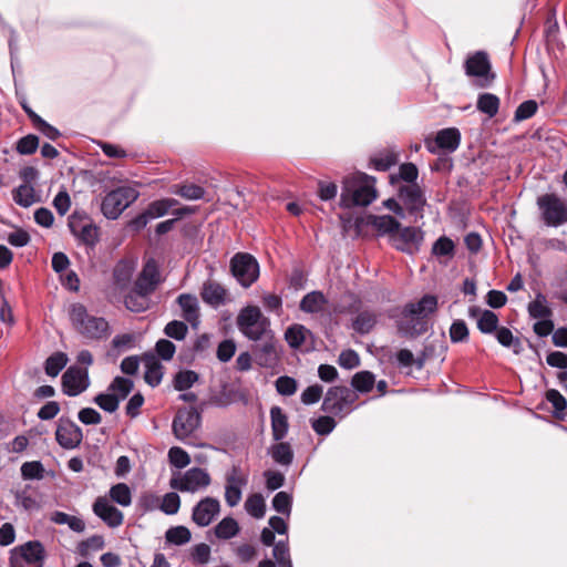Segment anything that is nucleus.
I'll list each match as a JSON object with an SVG mask.
<instances>
[{"mask_svg": "<svg viewBox=\"0 0 567 567\" xmlns=\"http://www.w3.org/2000/svg\"><path fill=\"white\" fill-rule=\"evenodd\" d=\"M437 309V298L424 295L417 302L406 303L398 321V330L405 337H417L427 331V318Z\"/></svg>", "mask_w": 567, "mask_h": 567, "instance_id": "f257e3e1", "label": "nucleus"}, {"mask_svg": "<svg viewBox=\"0 0 567 567\" xmlns=\"http://www.w3.org/2000/svg\"><path fill=\"white\" fill-rule=\"evenodd\" d=\"M377 198L375 178L364 173L348 175L342 179L340 206L352 208L368 206Z\"/></svg>", "mask_w": 567, "mask_h": 567, "instance_id": "f03ea898", "label": "nucleus"}, {"mask_svg": "<svg viewBox=\"0 0 567 567\" xmlns=\"http://www.w3.org/2000/svg\"><path fill=\"white\" fill-rule=\"evenodd\" d=\"M73 329L87 340H102L110 336V324L103 317L90 315L82 303H72L69 309Z\"/></svg>", "mask_w": 567, "mask_h": 567, "instance_id": "7ed1b4c3", "label": "nucleus"}, {"mask_svg": "<svg viewBox=\"0 0 567 567\" xmlns=\"http://www.w3.org/2000/svg\"><path fill=\"white\" fill-rule=\"evenodd\" d=\"M238 330L249 340L259 341L274 333L270 321L256 306L243 308L236 319Z\"/></svg>", "mask_w": 567, "mask_h": 567, "instance_id": "20e7f679", "label": "nucleus"}, {"mask_svg": "<svg viewBox=\"0 0 567 567\" xmlns=\"http://www.w3.org/2000/svg\"><path fill=\"white\" fill-rule=\"evenodd\" d=\"M536 205L545 226L557 228L567 224V200L558 194H543L537 197Z\"/></svg>", "mask_w": 567, "mask_h": 567, "instance_id": "39448f33", "label": "nucleus"}, {"mask_svg": "<svg viewBox=\"0 0 567 567\" xmlns=\"http://www.w3.org/2000/svg\"><path fill=\"white\" fill-rule=\"evenodd\" d=\"M358 400V394L344 385L328 389L321 410L334 416H344L352 410V404Z\"/></svg>", "mask_w": 567, "mask_h": 567, "instance_id": "423d86ee", "label": "nucleus"}, {"mask_svg": "<svg viewBox=\"0 0 567 567\" xmlns=\"http://www.w3.org/2000/svg\"><path fill=\"white\" fill-rule=\"evenodd\" d=\"M138 192L130 186H121L109 192L101 204V212L107 219H116L137 197Z\"/></svg>", "mask_w": 567, "mask_h": 567, "instance_id": "0eeeda50", "label": "nucleus"}, {"mask_svg": "<svg viewBox=\"0 0 567 567\" xmlns=\"http://www.w3.org/2000/svg\"><path fill=\"white\" fill-rule=\"evenodd\" d=\"M45 549L39 540H29L10 550L9 566L24 567V564L33 567H43Z\"/></svg>", "mask_w": 567, "mask_h": 567, "instance_id": "6e6552de", "label": "nucleus"}, {"mask_svg": "<svg viewBox=\"0 0 567 567\" xmlns=\"http://www.w3.org/2000/svg\"><path fill=\"white\" fill-rule=\"evenodd\" d=\"M464 70L467 76L476 79L475 84L478 87L489 86L496 76L492 72V64L485 51L470 54L464 62Z\"/></svg>", "mask_w": 567, "mask_h": 567, "instance_id": "1a4fd4ad", "label": "nucleus"}, {"mask_svg": "<svg viewBox=\"0 0 567 567\" xmlns=\"http://www.w3.org/2000/svg\"><path fill=\"white\" fill-rule=\"evenodd\" d=\"M230 271L244 287H250L259 277V264L248 252H237L230 259Z\"/></svg>", "mask_w": 567, "mask_h": 567, "instance_id": "9d476101", "label": "nucleus"}, {"mask_svg": "<svg viewBox=\"0 0 567 567\" xmlns=\"http://www.w3.org/2000/svg\"><path fill=\"white\" fill-rule=\"evenodd\" d=\"M209 473L202 467H192L183 474L174 476L169 481V486L179 492L196 493L210 485Z\"/></svg>", "mask_w": 567, "mask_h": 567, "instance_id": "9b49d317", "label": "nucleus"}, {"mask_svg": "<svg viewBox=\"0 0 567 567\" xmlns=\"http://www.w3.org/2000/svg\"><path fill=\"white\" fill-rule=\"evenodd\" d=\"M200 422L202 415L196 408H182L174 416L173 433L176 439L185 441L199 427Z\"/></svg>", "mask_w": 567, "mask_h": 567, "instance_id": "f8f14e48", "label": "nucleus"}, {"mask_svg": "<svg viewBox=\"0 0 567 567\" xmlns=\"http://www.w3.org/2000/svg\"><path fill=\"white\" fill-rule=\"evenodd\" d=\"M72 235L83 245L94 248L100 240L99 227L86 216L72 214L69 218Z\"/></svg>", "mask_w": 567, "mask_h": 567, "instance_id": "ddd939ff", "label": "nucleus"}, {"mask_svg": "<svg viewBox=\"0 0 567 567\" xmlns=\"http://www.w3.org/2000/svg\"><path fill=\"white\" fill-rule=\"evenodd\" d=\"M423 241V231L417 227H400L392 236L390 245L396 250L413 255L420 250Z\"/></svg>", "mask_w": 567, "mask_h": 567, "instance_id": "4468645a", "label": "nucleus"}, {"mask_svg": "<svg viewBox=\"0 0 567 567\" xmlns=\"http://www.w3.org/2000/svg\"><path fill=\"white\" fill-rule=\"evenodd\" d=\"M90 386V377L86 368L71 365L62 375V390L69 396H76Z\"/></svg>", "mask_w": 567, "mask_h": 567, "instance_id": "2eb2a0df", "label": "nucleus"}, {"mask_svg": "<svg viewBox=\"0 0 567 567\" xmlns=\"http://www.w3.org/2000/svg\"><path fill=\"white\" fill-rule=\"evenodd\" d=\"M256 342L257 343L251 347V353L256 362L262 368L276 367L279 361V353L274 333Z\"/></svg>", "mask_w": 567, "mask_h": 567, "instance_id": "dca6fc26", "label": "nucleus"}, {"mask_svg": "<svg viewBox=\"0 0 567 567\" xmlns=\"http://www.w3.org/2000/svg\"><path fill=\"white\" fill-rule=\"evenodd\" d=\"M83 439L80 426L69 419L61 417L55 430V440L65 450L78 447Z\"/></svg>", "mask_w": 567, "mask_h": 567, "instance_id": "f3484780", "label": "nucleus"}, {"mask_svg": "<svg viewBox=\"0 0 567 567\" xmlns=\"http://www.w3.org/2000/svg\"><path fill=\"white\" fill-rule=\"evenodd\" d=\"M461 143V133L455 127L443 128L436 133L434 141H425L430 153L435 154L437 150L447 153L456 151Z\"/></svg>", "mask_w": 567, "mask_h": 567, "instance_id": "a211bd4d", "label": "nucleus"}, {"mask_svg": "<svg viewBox=\"0 0 567 567\" xmlns=\"http://www.w3.org/2000/svg\"><path fill=\"white\" fill-rule=\"evenodd\" d=\"M93 513L103 520L109 527L116 528L123 524V513L111 504L110 499L105 496H99L93 505Z\"/></svg>", "mask_w": 567, "mask_h": 567, "instance_id": "6ab92c4d", "label": "nucleus"}, {"mask_svg": "<svg viewBox=\"0 0 567 567\" xmlns=\"http://www.w3.org/2000/svg\"><path fill=\"white\" fill-rule=\"evenodd\" d=\"M220 511V504L217 498L205 497L200 499L193 508L192 519L200 526H208Z\"/></svg>", "mask_w": 567, "mask_h": 567, "instance_id": "aec40b11", "label": "nucleus"}, {"mask_svg": "<svg viewBox=\"0 0 567 567\" xmlns=\"http://www.w3.org/2000/svg\"><path fill=\"white\" fill-rule=\"evenodd\" d=\"M159 282L161 274L157 262L154 259H150L145 262L142 271L140 272L135 281V287L150 296L156 290Z\"/></svg>", "mask_w": 567, "mask_h": 567, "instance_id": "412c9836", "label": "nucleus"}, {"mask_svg": "<svg viewBox=\"0 0 567 567\" xmlns=\"http://www.w3.org/2000/svg\"><path fill=\"white\" fill-rule=\"evenodd\" d=\"M399 197L410 213L421 212L425 205V197L417 184H409L399 188Z\"/></svg>", "mask_w": 567, "mask_h": 567, "instance_id": "4be33fe9", "label": "nucleus"}, {"mask_svg": "<svg viewBox=\"0 0 567 567\" xmlns=\"http://www.w3.org/2000/svg\"><path fill=\"white\" fill-rule=\"evenodd\" d=\"M202 299L207 305L217 308L225 303L227 290L216 281H206L202 289Z\"/></svg>", "mask_w": 567, "mask_h": 567, "instance_id": "5701e85b", "label": "nucleus"}, {"mask_svg": "<svg viewBox=\"0 0 567 567\" xmlns=\"http://www.w3.org/2000/svg\"><path fill=\"white\" fill-rule=\"evenodd\" d=\"M369 224L378 231V235H386L389 237V243L401 226V224L391 215H372L369 217Z\"/></svg>", "mask_w": 567, "mask_h": 567, "instance_id": "b1692460", "label": "nucleus"}, {"mask_svg": "<svg viewBox=\"0 0 567 567\" xmlns=\"http://www.w3.org/2000/svg\"><path fill=\"white\" fill-rule=\"evenodd\" d=\"M177 302L183 310V318L194 328L199 324V308L197 298L189 293H183L177 298Z\"/></svg>", "mask_w": 567, "mask_h": 567, "instance_id": "393cba45", "label": "nucleus"}, {"mask_svg": "<svg viewBox=\"0 0 567 567\" xmlns=\"http://www.w3.org/2000/svg\"><path fill=\"white\" fill-rule=\"evenodd\" d=\"M143 361L145 365V382L153 388L157 386L162 382L164 367L153 354H145Z\"/></svg>", "mask_w": 567, "mask_h": 567, "instance_id": "a878e982", "label": "nucleus"}, {"mask_svg": "<svg viewBox=\"0 0 567 567\" xmlns=\"http://www.w3.org/2000/svg\"><path fill=\"white\" fill-rule=\"evenodd\" d=\"M478 315H480V317L477 318V328L482 333L491 334V333H494L498 329L497 328L498 317L495 312H493L491 310L481 311L480 309H477L475 307L470 308L471 317L474 318Z\"/></svg>", "mask_w": 567, "mask_h": 567, "instance_id": "bb28decb", "label": "nucleus"}, {"mask_svg": "<svg viewBox=\"0 0 567 567\" xmlns=\"http://www.w3.org/2000/svg\"><path fill=\"white\" fill-rule=\"evenodd\" d=\"M528 315L532 319H546L553 318V309L550 308L547 297L537 292L533 301L527 306Z\"/></svg>", "mask_w": 567, "mask_h": 567, "instance_id": "cd10ccee", "label": "nucleus"}, {"mask_svg": "<svg viewBox=\"0 0 567 567\" xmlns=\"http://www.w3.org/2000/svg\"><path fill=\"white\" fill-rule=\"evenodd\" d=\"M271 431L275 441H281L288 433L289 424L287 415L281 408L272 406L270 409Z\"/></svg>", "mask_w": 567, "mask_h": 567, "instance_id": "c85d7f7f", "label": "nucleus"}, {"mask_svg": "<svg viewBox=\"0 0 567 567\" xmlns=\"http://www.w3.org/2000/svg\"><path fill=\"white\" fill-rule=\"evenodd\" d=\"M328 300L323 292L315 290L305 295L300 301L299 308L306 313H318L324 309Z\"/></svg>", "mask_w": 567, "mask_h": 567, "instance_id": "c756f323", "label": "nucleus"}, {"mask_svg": "<svg viewBox=\"0 0 567 567\" xmlns=\"http://www.w3.org/2000/svg\"><path fill=\"white\" fill-rule=\"evenodd\" d=\"M124 305L132 312H143L150 308L148 295L134 286V289L125 296Z\"/></svg>", "mask_w": 567, "mask_h": 567, "instance_id": "7c9ffc66", "label": "nucleus"}, {"mask_svg": "<svg viewBox=\"0 0 567 567\" xmlns=\"http://www.w3.org/2000/svg\"><path fill=\"white\" fill-rule=\"evenodd\" d=\"M272 460L281 466H290L293 461V451L289 443L278 442L269 447Z\"/></svg>", "mask_w": 567, "mask_h": 567, "instance_id": "2f4dec72", "label": "nucleus"}, {"mask_svg": "<svg viewBox=\"0 0 567 567\" xmlns=\"http://www.w3.org/2000/svg\"><path fill=\"white\" fill-rule=\"evenodd\" d=\"M377 323V315L370 310H363L352 320V329L359 334L369 333Z\"/></svg>", "mask_w": 567, "mask_h": 567, "instance_id": "473e14b6", "label": "nucleus"}, {"mask_svg": "<svg viewBox=\"0 0 567 567\" xmlns=\"http://www.w3.org/2000/svg\"><path fill=\"white\" fill-rule=\"evenodd\" d=\"M499 104L501 101L497 95L493 93H482L477 97L476 109L488 117H494L498 113Z\"/></svg>", "mask_w": 567, "mask_h": 567, "instance_id": "72a5a7b5", "label": "nucleus"}, {"mask_svg": "<svg viewBox=\"0 0 567 567\" xmlns=\"http://www.w3.org/2000/svg\"><path fill=\"white\" fill-rule=\"evenodd\" d=\"M177 204L178 200L175 198H162L154 200L150 203L146 208L147 216H150L152 220L163 217L169 212L171 208L175 207Z\"/></svg>", "mask_w": 567, "mask_h": 567, "instance_id": "f704fd0d", "label": "nucleus"}, {"mask_svg": "<svg viewBox=\"0 0 567 567\" xmlns=\"http://www.w3.org/2000/svg\"><path fill=\"white\" fill-rule=\"evenodd\" d=\"M109 496L112 502L118 504L122 507H127L132 504V492L127 484L117 483L111 486Z\"/></svg>", "mask_w": 567, "mask_h": 567, "instance_id": "c9c22d12", "label": "nucleus"}, {"mask_svg": "<svg viewBox=\"0 0 567 567\" xmlns=\"http://www.w3.org/2000/svg\"><path fill=\"white\" fill-rule=\"evenodd\" d=\"M13 200L21 207H30L38 202L34 188L31 185L22 184L12 192Z\"/></svg>", "mask_w": 567, "mask_h": 567, "instance_id": "e433bc0d", "label": "nucleus"}, {"mask_svg": "<svg viewBox=\"0 0 567 567\" xmlns=\"http://www.w3.org/2000/svg\"><path fill=\"white\" fill-rule=\"evenodd\" d=\"M375 383L374 374L370 371L357 372L351 379L352 388L360 393H368Z\"/></svg>", "mask_w": 567, "mask_h": 567, "instance_id": "4c0bfd02", "label": "nucleus"}, {"mask_svg": "<svg viewBox=\"0 0 567 567\" xmlns=\"http://www.w3.org/2000/svg\"><path fill=\"white\" fill-rule=\"evenodd\" d=\"M69 359L64 352H55L44 363V371L49 377H56L66 365Z\"/></svg>", "mask_w": 567, "mask_h": 567, "instance_id": "58836bf2", "label": "nucleus"}, {"mask_svg": "<svg viewBox=\"0 0 567 567\" xmlns=\"http://www.w3.org/2000/svg\"><path fill=\"white\" fill-rule=\"evenodd\" d=\"M307 333L309 330L306 327L296 323L286 330L285 339L291 348L298 349L305 342Z\"/></svg>", "mask_w": 567, "mask_h": 567, "instance_id": "ea45409f", "label": "nucleus"}, {"mask_svg": "<svg viewBox=\"0 0 567 567\" xmlns=\"http://www.w3.org/2000/svg\"><path fill=\"white\" fill-rule=\"evenodd\" d=\"M238 532V523L233 517H225L215 526V535L220 539H229L236 536Z\"/></svg>", "mask_w": 567, "mask_h": 567, "instance_id": "a19ab883", "label": "nucleus"}, {"mask_svg": "<svg viewBox=\"0 0 567 567\" xmlns=\"http://www.w3.org/2000/svg\"><path fill=\"white\" fill-rule=\"evenodd\" d=\"M545 398L554 408L553 414L558 419H563L567 409V400L565 396L558 390L550 389L546 391Z\"/></svg>", "mask_w": 567, "mask_h": 567, "instance_id": "79ce46f5", "label": "nucleus"}, {"mask_svg": "<svg viewBox=\"0 0 567 567\" xmlns=\"http://www.w3.org/2000/svg\"><path fill=\"white\" fill-rule=\"evenodd\" d=\"M245 508L249 515L260 519L266 514V503L261 494L256 493L250 495L245 503Z\"/></svg>", "mask_w": 567, "mask_h": 567, "instance_id": "37998d69", "label": "nucleus"}, {"mask_svg": "<svg viewBox=\"0 0 567 567\" xmlns=\"http://www.w3.org/2000/svg\"><path fill=\"white\" fill-rule=\"evenodd\" d=\"M171 192L189 200L202 199L205 195V189L195 184L174 185Z\"/></svg>", "mask_w": 567, "mask_h": 567, "instance_id": "c03bdc74", "label": "nucleus"}, {"mask_svg": "<svg viewBox=\"0 0 567 567\" xmlns=\"http://www.w3.org/2000/svg\"><path fill=\"white\" fill-rule=\"evenodd\" d=\"M496 339L497 341L506 348H513V351L517 354L522 350V343L518 338H515L512 333V331L506 328L502 327L497 329L496 331Z\"/></svg>", "mask_w": 567, "mask_h": 567, "instance_id": "a18cd8bd", "label": "nucleus"}, {"mask_svg": "<svg viewBox=\"0 0 567 567\" xmlns=\"http://www.w3.org/2000/svg\"><path fill=\"white\" fill-rule=\"evenodd\" d=\"M192 534L185 526H175L166 530L165 538L174 545H184L190 540Z\"/></svg>", "mask_w": 567, "mask_h": 567, "instance_id": "49530a36", "label": "nucleus"}, {"mask_svg": "<svg viewBox=\"0 0 567 567\" xmlns=\"http://www.w3.org/2000/svg\"><path fill=\"white\" fill-rule=\"evenodd\" d=\"M198 380V374L193 370H184L176 373L174 378V388L177 391H185L194 385Z\"/></svg>", "mask_w": 567, "mask_h": 567, "instance_id": "de8ad7c7", "label": "nucleus"}, {"mask_svg": "<svg viewBox=\"0 0 567 567\" xmlns=\"http://www.w3.org/2000/svg\"><path fill=\"white\" fill-rule=\"evenodd\" d=\"M272 508L287 517L291 514L292 496L287 492H278L272 498Z\"/></svg>", "mask_w": 567, "mask_h": 567, "instance_id": "09e8293b", "label": "nucleus"}, {"mask_svg": "<svg viewBox=\"0 0 567 567\" xmlns=\"http://www.w3.org/2000/svg\"><path fill=\"white\" fill-rule=\"evenodd\" d=\"M133 386L134 384L132 380L123 377H116L110 384L109 390L113 392L112 394L117 395L121 401L130 394Z\"/></svg>", "mask_w": 567, "mask_h": 567, "instance_id": "8fccbe9b", "label": "nucleus"}, {"mask_svg": "<svg viewBox=\"0 0 567 567\" xmlns=\"http://www.w3.org/2000/svg\"><path fill=\"white\" fill-rule=\"evenodd\" d=\"M468 328L462 319H456L450 327V339L453 343L465 342L468 340Z\"/></svg>", "mask_w": 567, "mask_h": 567, "instance_id": "3c124183", "label": "nucleus"}, {"mask_svg": "<svg viewBox=\"0 0 567 567\" xmlns=\"http://www.w3.org/2000/svg\"><path fill=\"white\" fill-rule=\"evenodd\" d=\"M181 507V497L175 492L166 493L161 499L159 509L166 515H174Z\"/></svg>", "mask_w": 567, "mask_h": 567, "instance_id": "603ef678", "label": "nucleus"}, {"mask_svg": "<svg viewBox=\"0 0 567 567\" xmlns=\"http://www.w3.org/2000/svg\"><path fill=\"white\" fill-rule=\"evenodd\" d=\"M187 324L178 320L169 321L164 328V333L168 338L175 339L177 341L184 340L187 336Z\"/></svg>", "mask_w": 567, "mask_h": 567, "instance_id": "864d4df0", "label": "nucleus"}, {"mask_svg": "<svg viewBox=\"0 0 567 567\" xmlns=\"http://www.w3.org/2000/svg\"><path fill=\"white\" fill-rule=\"evenodd\" d=\"M168 460L169 463L177 468L186 467L192 461L188 453L179 446H173L169 449Z\"/></svg>", "mask_w": 567, "mask_h": 567, "instance_id": "5fc2aeb1", "label": "nucleus"}, {"mask_svg": "<svg viewBox=\"0 0 567 567\" xmlns=\"http://www.w3.org/2000/svg\"><path fill=\"white\" fill-rule=\"evenodd\" d=\"M94 402L105 412L113 413L118 409L120 398L112 393H100Z\"/></svg>", "mask_w": 567, "mask_h": 567, "instance_id": "6e6d98bb", "label": "nucleus"}, {"mask_svg": "<svg viewBox=\"0 0 567 567\" xmlns=\"http://www.w3.org/2000/svg\"><path fill=\"white\" fill-rule=\"evenodd\" d=\"M44 467L40 461L25 462L21 466V475L24 480H41Z\"/></svg>", "mask_w": 567, "mask_h": 567, "instance_id": "4d7b16f0", "label": "nucleus"}, {"mask_svg": "<svg viewBox=\"0 0 567 567\" xmlns=\"http://www.w3.org/2000/svg\"><path fill=\"white\" fill-rule=\"evenodd\" d=\"M336 425V421L330 415L319 416L311 421L313 431L319 435L330 434L334 430Z\"/></svg>", "mask_w": 567, "mask_h": 567, "instance_id": "13d9d810", "label": "nucleus"}, {"mask_svg": "<svg viewBox=\"0 0 567 567\" xmlns=\"http://www.w3.org/2000/svg\"><path fill=\"white\" fill-rule=\"evenodd\" d=\"M39 146V138L33 134H29L27 136L21 137L17 142L16 150L21 155H31L33 154Z\"/></svg>", "mask_w": 567, "mask_h": 567, "instance_id": "bf43d9fd", "label": "nucleus"}, {"mask_svg": "<svg viewBox=\"0 0 567 567\" xmlns=\"http://www.w3.org/2000/svg\"><path fill=\"white\" fill-rule=\"evenodd\" d=\"M538 110V104L534 100H527L524 101L518 105V107L515 111L514 120L516 122L525 121L527 118H530L535 115V113Z\"/></svg>", "mask_w": 567, "mask_h": 567, "instance_id": "052dcab7", "label": "nucleus"}, {"mask_svg": "<svg viewBox=\"0 0 567 567\" xmlns=\"http://www.w3.org/2000/svg\"><path fill=\"white\" fill-rule=\"evenodd\" d=\"M16 497V505L22 507L25 511H38L40 509V503L37 501L35 497L30 495L27 489L18 491L14 494Z\"/></svg>", "mask_w": 567, "mask_h": 567, "instance_id": "680f3d73", "label": "nucleus"}, {"mask_svg": "<svg viewBox=\"0 0 567 567\" xmlns=\"http://www.w3.org/2000/svg\"><path fill=\"white\" fill-rule=\"evenodd\" d=\"M374 169L385 172L396 164V156L393 153H384L371 158Z\"/></svg>", "mask_w": 567, "mask_h": 567, "instance_id": "e2e57ef3", "label": "nucleus"}, {"mask_svg": "<svg viewBox=\"0 0 567 567\" xmlns=\"http://www.w3.org/2000/svg\"><path fill=\"white\" fill-rule=\"evenodd\" d=\"M276 390L281 395L290 396L297 391V381L288 375L279 377L276 380Z\"/></svg>", "mask_w": 567, "mask_h": 567, "instance_id": "0e129e2a", "label": "nucleus"}, {"mask_svg": "<svg viewBox=\"0 0 567 567\" xmlns=\"http://www.w3.org/2000/svg\"><path fill=\"white\" fill-rule=\"evenodd\" d=\"M454 248L453 240L442 236L433 244L432 252L435 256H453Z\"/></svg>", "mask_w": 567, "mask_h": 567, "instance_id": "69168bd1", "label": "nucleus"}, {"mask_svg": "<svg viewBox=\"0 0 567 567\" xmlns=\"http://www.w3.org/2000/svg\"><path fill=\"white\" fill-rule=\"evenodd\" d=\"M338 363L344 369H354L360 365L359 354L351 349L343 350L338 358Z\"/></svg>", "mask_w": 567, "mask_h": 567, "instance_id": "338daca9", "label": "nucleus"}, {"mask_svg": "<svg viewBox=\"0 0 567 567\" xmlns=\"http://www.w3.org/2000/svg\"><path fill=\"white\" fill-rule=\"evenodd\" d=\"M155 350L159 358L165 361H169L175 354L176 347L167 339H159L155 344Z\"/></svg>", "mask_w": 567, "mask_h": 567, "instance_id": "774afa93", "label": "nucleus"}]
</instances>
